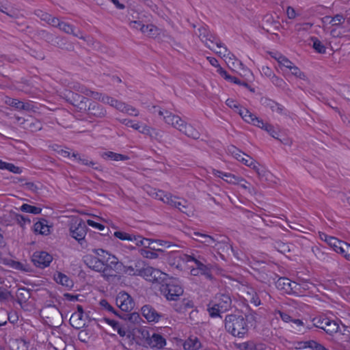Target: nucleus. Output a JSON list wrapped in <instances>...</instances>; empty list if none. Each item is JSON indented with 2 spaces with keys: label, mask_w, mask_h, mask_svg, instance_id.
I'll list each match as a JSON object with an SVG mask.
<instances>
[{
  "label": "nucleus",
  "mask_w": 350,
  "mask_h": 350,
  "mask_svg": "<svg viewBox=\"0 0 350 350\" xmlns=\"http://www.w3.org/2000/svg\"><path fill=\"white\" fill-rule=\"evenodd\" d=\"M277 286L286 293H297L299 285L295 282H291L288 278H280L278 280Z\"/></svg>",
  "instance_id": "nucleus-16"
},
{
  "label": "nucleus",
  "mask_w": 350,
  "mask_h": 350,
  "mask_svg": "<svg viewBox=\"0 0 350 350\" xmlns=\"http://www.w3.org/2000/svg\"><path fill=\"white\" fill-rule=\"evenodd\" d=\"M327 20L330 19L329 23L332 26H338L345 22V17L342 14H336L333 17L327 16Z\"/></svg>",
  "instance_id": "nucleus-43"
},
{
  "label": "nucleus",
  "mask_w": 350,
  "mask_h": 350,
  "mask_svg": "<svg viewBox=\"0 0 350 350\" xmlns=\"http://www.w3.org/2000/svg\"><path fill=\"white\" fill-rule=\"evenodd\" d=\"M217 72L224 78L225 79L226 81H230V82H232L233 83H235V84H237V85H239L241 84V81L235 77H233V76H231L224 69H223L222 68H219V69H218L217 70Z\"/></svg>",
  "instance_id": "nucleus-39"
},
{
  "label": "nucleus",
  "mask_w": 350,
  "mask_h": 350,
  "mask_svg": "<svg viewBox=\"0 0 350 350\" xmlns=\"http://www.w3.org/2000/svg\"><path fill=\"white\" fill-rule=\"evenodd\" d=\"M263 130L266 131L273 138L278 139V133L271 124L267 123Z\"/></svg>",
  "instance_id": "nucleus-63"
},
{
  "label": "nucleus",
  "mask_w": 350,
  "mask_h": 350,
  "mask_svg": "<svg viewBox=\"0 0 350 350\" xmlns=\"http://www.w3.org/2000/svg\"><path fill=\"white\" fill-rule=\"evenodd\" d=\"M161 292L168 300H177L183 295V288L176 280H171L163 285Z\"/></svg>",
  "instance_id": "nucleus-5"
},
{
  "label": "nucleus",
  "mask_w": 350,
  "mask_h": 350,
  "mask_svg": "<svg viewBox=\"0 0 350 350\" xmlns=\"http://www.w3.org/2000/svg\"><path fill=\"white\" fill-rule=\"evenodd\" d=\"M86 233L87 226L82 219H77L71 224L70 227V236L79 243L84 239Z\"/></svg>",
  "instance_id": "nucleus-7"
},
{
  "label": "nucleus",
  "mask_w": 350,
  "mask_h": 350,
  "mask_svg": "<svg viewBox=\"0 0 350 350\" xmlns=\"http://www.w3.org/2000/svg\"><path fill=\"white\" fill-rule=\"evenodd\" d=\"M72 158H73V160L79 164L88 166L98 171L103 170V167L99 163L94 161L85 155L79 154L77 152H72Z\"/></svg>",
  "instance_id": "nucleus-14"
},
{
  "label": "nucleus",
  "mask_w": 350,
  "mask_h": 350,
  "mask_svg": "<svg viewBox=\"0 0 350 350\" xmlns=\"http://www.w3.org/2000/svg\"><path fill=\"white\" fill-rule=\"evenodd\" d=\"M312 46L313 48L315 49V51L319 53H325L326 52V48L325 46L322 44V42L318 40L317 38H312Z\"/></svg>",
  "instance_id": "nucleus-47"
},
{
  "label": "nucleus",
  "mask_w": 350,
  "mask_h": 350,
  "mask_svg": "<svg viewBox=\"0 0 350 350\" xmlns=\"http://www.w3.org/2000/svg\"><path fill=\"white\" fill-rule=\"evenodd\" d=\"M275 314H278L282 320L286 323L292 322L293 321V318L288 314L284 312L275 310Z\"/></svg>",
  "instance_id": "nucleus-62"
},
{
  "label": "nucleus",
  "mask_w": 350,
  "mask_h": 350,
  "mask_svg": "<svg viewBox=\"0 0 350 350\" xmlns=\"http://www.w3.org/2000/svg\"><path fill=\"white\" fill-rule=\"evenodd\" d=\"M158 28L152 24H148L144 27L142 32L146 36L154 37L158 34Z\"/></svg>",
  "instance_id": "nucleus-38"
},
{
  "label": "nucleus",
  "mask_w": 350,
  "mask_h": 350,
  "mask_svg": "<svg viewBox=\"0 0 350 350\" xmlns=\"http://www.w3.org/2000/svg\"><path fill=\"white\" fill-rule=\"evenodd\" d=\"M119 100L117 99H115L111 96H105L104 99H102V103L105 104L109 105L110 106L116 108V105H118Z\"/></svg>",
  "instance_id": "nucleus-61"
},
{
  "label": "nucleus",
  "mask_w": 350,
  "mask_h": 350,
  "mask_svg": "<svg viewBox=\"0 0 350 350\" xmlns=\"http://www.w3.org/2000/svg\"><path fill=\"white\" fill-rule=\"evenodd\" d=\"M6 103L12 107L19 110L29 111L32 109V105L30 103H23L16 98H9Z\"/></svg>",
  "instance_id": "nucleus-25"
},
{
  "label": "nucleus",
  "mask_w": 350,
  "mask_h": 350,
  "mask_svg": "<svg viewBox=\"0 0 350 350\" xmlns=\"http://www.w3.org/2000/svg\"><path fill=\"white\" fill-rule=\"evenodd\" d=\"M49 228L50 227L48 225V221L44 219L39 220L33 225V230L35 233L42 235H46L49 234Z\"/></svg>",
  "instance_id": "nucleus-23"
},
{
  "label": "nucleus",
  "mask_w": 350,
  "mask_h": 350,
  "mask_svg": "<svg viewBox=\"0 0 350 350\" xmlns=\"http://www.w3.org/2000/svg\"><path fill=\"white\" fill-rule=\"evenodd\" d=\"M326 324V327H325L324 331L329 335H333L339 329L340 327L338 323L336 321L332 320L329 317Z\"/></svg>",
  "instance_id": "nucleus-35"
},
{
  "label": "nucleus",
  "mask_w": 350,
  "mask_h": 350,
  "mask_svg": "<svg viewBox=\"0 0 350 350\" xmlns=\"http://www.w3.org/2000/svg\"><path fill=\"white\" fill-rule=\"evenodd\" d=\"M292 322L294 323V325L296 326L295 328L297 329L299 332H304V329H311L312 327L310 325L305 326L304 322L300 319H293Z\"/></svg>",
  "instance_id": "nucleus-49"
},
{
  "label": "nucleus",
  "mask_w": 350,
  "mask_h": 350,
  "mask_svg": "<svg viewBox=\"0 0 350 350\" xmlns=\"http://www.w3.org/2000/svg\"><path fill=\"white\" fill-rule=\"evenodd\" d=\"M72 104L77 107L79 111L86 110L87 104L88 100L85 97L81 96L78 94H72Z\"/></svg>",
  "instance_id": "nucleus-24"
},
{
  "label": "nucleus",
  "mask_w": 350,
  "mask_h": 350,
  "mask_svg": "<svg viewBox=\"0 0 350 350\" xmlns=\"http://www.w3.org/2000/svg\"><path fill=\"white\" fill-rule=\"evenodd\" d=\"M193 235L196 237H193L194 240L208 247L212 246L215 241V237H212L203 232L195 231L193 232Z\"/></svg>",
  "instance_id": "nucleus-21"
},
{
  "label": "nucleus",
  "mask_w": 350,
  "mask_h": 350,
  "mask_svg": "<svg viewBox=\"0 0 350 350\" xmlns=\"http://www.w3.org/2000/svg\"><path fill=\"white\" fill-rule=\"evenodd\" d=\"M260 103L264 107L269 108L272 111H275L280 114L284 113V107L269 98H262Z\"/></svg>",
  "instance_id": "nucleus-20"
},
{
  "label": "nucleus",
  "mask_w": 350,
  "mask_h": 350,
  "mask_svg": "<svg viewBox=\"0 0 350 350\" xmlns=\"http://www.w3.org/2000/svg\"><path fill=\"white\" fill-rule=\"evenodd\" d=\"M213 174L218 178H221L228 183L235 185L245 181V179L241 176H237L231 173L224 172L217 170H213Z\"/></svg>",
  "instance_id": "nucleus-17"
},
{
  "label": "nucleus",
  "mask_w": 350,
  "mask_h": 350,
  "mask_svg": "<svg viewBox=\"0 0 350 350\" xmlns=\"http://www.w3.org/2000/svg\"><path fill=\"white\" fill-rule=\"evenodd\" d=\"M70 323L76 329H80L85 325L83 314L74 312L70 319Z\"/></svg>",
  "instance_id": "nucleus-27"
},
{
  "label": "nucleus",
  "mask_w": 350,
  "mask_h": 350,
  "mask_svg": "<svg viewBox=\"0 0 350 350\" xmlns=\"http://www.w3.org/2000/svg\"><path fill=\"white\" fill-rule=\"evenodd\" d=\"M165 275H166L160 270L152 267V281L151 282L160 283L164 280Z\"/></svg>",
  "instance_id": "nucleus-42"
},
{
  "label": "nucleus",
  "mask_w": 350,
  "mask_h": 350,
  "mask_svg": "<svg viewBox=\"0 0 350 350\" xmlns=\"http://www.w3.org/2000/svg\"><path fill=\"white\" fill-rule=\"evenodd\" d=\"M114 237L122 240L129 241L135 243V241H139V238H136L135 234H130L123 231H116L113 234Z\"/></svg>",
  "instance_id": "nucleus-34"
},
{
  "label": "nucleus",
  "mask_w": 350,
  "mask_h": 350,
  "mask_svg": "<svg viewBox=\"0 0 350 350\" xmlns=\"http://www.w3.org/2000/svg\"><path fill=\"white\" fill-rule=\"evenodd\" d=\"M146 342L153 349H161L166 345L165 338L157 333H153L151 336H148Z\"/></svg>",
  "instance_id": "nucleus-15"
},
{
  "label": "nucleus",
  "mask_w": 350,
  "mask_h": 350,
  "mask_svg": "<svg viewBox=\"0 0 350 350\" xmlns=\"http://www.w3.org/2000/svg\"><path fill=\"white\" fill-rule=\"evenodd\" d=\"M175 208H178L180 211L183 213L189 215L188 213V203L186 200H183L182 201H177Z\"/></svg>",
  "instance_id": "nucleus-54"
},
{
  "label": "nucleus",
  "mask_w": 350,
  "mask_h": 350,
  "mask_svg": "<svg viewBox=\"0 0 350 350\" xmlns=\"http://www.w3.org/2000/svg\"><path fill=\"white\" fill-rule=\"evenodd\" d=\"M328 317L324 315H319L312 319L311 322L312 323V327H315L323 330L326 327L327 321Z\"/></svg>",
  "instance_id": "nucleus-32"
},
{
  "label": "nucleus",
  "mask_w": 350,
  "mask_h": 350,
  "mask_svg": "<svg viewBox=\"0 0 350 350\" xmlns=\"http://www.w3.org/2000/svg\"><path fill=\"white\" fill-rule=\"evenodd\" d=\"M183 260L188 262H193L196 265V268H193L191 270V274L197 275L198 274L208 275L210 271L208 264H207L206 260L204 258L198 256H197L194 254L191 255L183 254L182 257Z\"/></svg>",
  "instance_id": "nucleus-4"
},
{
  "label": "nucleus",
  "mask_w": 350,
  "mask_h": 350,
  "mask_svg": "<svg viewBox=\"0 0 350 350\" xmlns=\"http://www.w3.org/2000/svg\"><path fill=\"white\" fill-rule=\"evenodd\" d=\"M142 313L149 322H158L161 318V314L150 305L144 306Z\"/></svg>",
  "instance_id": "nucleus-18"
},
{
  "label": "nucleus",
  "mask_w": 350,
  "mask_h": 350,
  "mask_svg": "<svg viewBox=\"0 0 350 350\" xmlns=\"http://www.w3.org/2000/svg\"><path fill=\"white\" fill-rule=\"evenodd\" d=\"M52 260V256L43 251L35 252L31 258L33 265L41 269H44L49 266Z\"/></svg>",
  "instance_id": "nucleus-10"
},
{
  "label": "nucleus",
  "mask_w": 350,
  "mask_h": 350,
  "mask_svg": "<svg viewBox=\"0 0 350 350\" xmlns=\"http://www.w3.org/2000/svg\"><path fill=\"white\" fill-rule=\"evenodd\" d=\"M288 69L294 76L304 80L306 79V77L305 74L302 72L297 66H295L294 64Z\"/></svg>",
  "instance_id": "nucleus-51"
},
{
  "label": "nucleus",
  "mask_w": 350,
  "mask_h": 350,
  "mask_svg": "<svg viewBox=\"0 0 350 350\" xmlns=\"http://www.w3.org/2000/svg\"><path fill=\"white\" fill-rule=\"evenodd\" d=\"M270 79L275 86L280 88H284L286 85L285 81L282 78H280L275 75H274Z\"/></svg>",
  "instance_id": "nucleus-59"
},
{
  "label": "nucleus",
  "mask_w": 350,
  "mask_h": 350,
  "mask_svg": "<svg viewBox=\"0 0 350 350\" xmlns=\"http://www.w3.org/2000/svg\"><path fill=\"white\" fill-rule=\"evenodd\" d=\"M87 114L90 118L101 119L106 117L107 113L105 108L99 103L92 102L86 107Z\"/></svg>",
  "instance_id": "nucleus-11"
},
{
  "label": "nucleus",
  "mask_w": 350,
  "mask_h": 350,
  "mask_svg": "<svg viewBox=\"0 0 350 350\" xmlns=\"http://www.w3.org/2000/svg\"><path fill=\"white\" fill-rule=\"evenodd\" d=\"M196 34L198 36L201 41L211 50L215 51V46L219 49V51H215V53L219 56L225 57L229 54L228 53V49L221 42L220 39L211 33L206 27L201 26L198 28Z\"/></svg>",
  "instance_id": "nucleus-2"
},
{
  "label": "nucleus",
  "mask_w": 350,
  "mask_h": 350,
  "mask_svg": "<svg viewBox=\"0 0 350 350\" xmlns=\"http://www.w3.org/2000/svg\"><path fill=\"white\" fill-rule=\"evenodd\" d=\"M20 210L25 213H32L38 215L41 213L42 208L40 207L34 206L28 204H23L21 207Z\"/></svg>",
  "instance_id": "nucleus-40"
},
{
  "label": "nucleus",
  "mask_w": 350,
  "mask_h": 350,
  "mask_svg": "<svg viewBox=\"0 0 350 350\" xmlns=\"http://www.w3.org/2000/svg\"><path fill=\"white\" fill-rule=\"evenodd\" d=\"M342 241L339 240L335 237H333L332 239H329V241L328 242L327 245L330 246L334 252L338 253L340 249V247L342 245Z\"/></svg>",
  "instance_id": "nucleus-46"
},
{
  "label": "nucleus",
  "mask_w": 350,
  "mask_h": 350,
  "mask_svg": "<svg viewBox=\"0 0 350 350\" xmlns=\"http://www.w3.org/2000/svg\"><path fill=\"white\" fill-rule=\"evenodd\" d=\"M100 305L102 307V308L106 310L108 312H112L117 316H119V314L115 310L113 307L112 306H111L107 300H105V299L100 300Z\"/></svg>",
  "instance_id": "nucleus-56"
},
{
  "label": "nucleus",
  "mask_w": 350,
  "mask_h": 350,
  "mask_svg": "<svg viewBox=\"0 0 350 350\" xmlns=\"http://www.w3.org/2000/svg\"><path fill=\"white\" fill-rule=\"evenodd\" d=\"M177 200L178 198L176 196H173L170 193H167L165 195V198H164V203L175 207Z\"/></svg>",
  "instance_id": "nucleus-55"
},
{
  "label": "nucleus",
  "mask_w": 350,
  "mask_h": 350,
  "mask_svg": "<svg viewBox=\"0 0 350 350\" xmlns=\"http://www.w3.org/2000/svg\"><path fill=\"white\" fill-rule=\"evenodd\" d=\"M200 347L201 343L197 337H189L183 344L185 350H198Z\"/></svg>",
  "instance_id": "nucleus-28"
},
{
  "label": "nucleus",
  "mask_w": 350,
  "mask_h": 350,
  "mask_svg": "<svg viewBox=\"0 0 350 350\" xmlns=\"http://www.w3.org/2000/svg\"><path fill=\"white\" fill-rule=\"evenodd\" d=\"M30 297V291L25 287L18 288L16 292V301L20 305L26 303Z\"/></svg>",
  "instance_id": "nucleus-26"
},
{
  "label": "nucleus",
  "mask_w": 350,
  "mask_h": 350,
  "mask_svg": "<svg viewBox=\"0 0 350 350\" xmlns=\"http://www.w3.org/2000/svg\"><path fill=\"white\" fill-rule=\"evenodd\" d=\"M129 27L133 29H139L141 31L144 29V25L140 21H131L129 23Z\"/></svg>",
  "instance_id": "nucleus-64"
},
{
  "label": "nucleus",
  "mask_w": 350,
  "mask_h": 350,
  "mask_svg": "<svg viewBox=\"0 0 350 350\" xmlns=\"http://www.w3.org/2000/svg\"><path fill=\"white\" fill-rule=\"evenodd\" d=\"M152 267H142V270L139 273V276L143 277L146 280L149 282L152 281Z\"/></svg>",
  "instance_id": "nucleus-45"
},
{
  "label": "nucleus",
  "mask_w": 350,
  "mask_h": 350,
  "mask_svg": "<svg viewBox=\"0 0 350 350\" xmlns=\"http://www.w3.org/2000/svg\"><path fill=\"white\" fill-rule=\"evenodd\" d=\"M85 96H90L95 100H98L102 102V99H104L105 96H106L107 95L102 94L99 92H94V91H92L88 89V92L86 93Z\"/></svg>",
  "instance_id": "nucleus-58"
},
{
  "label": "nucleus",
  "mask_w": 350,
  "mask_h": 350,
  "mask_svg": "<svg viewBox=\"0 0 350 350\" xmlns=\"http://www.w3.org/2000/svg\"><path fill=\"white\" fill-rule=\"evenodd\" d=\"M239 115L246 122L258 126L262 129H263L267 124V123L264 122L262 119L258 118L255 114L251 113L247 109H240Z\"/></svg>",
  "instance_id": "nucleus-13"
},
{
  "label": "nucleus",
  "mask_w": 350,
  "mask_h": 350,
  "mask_svg": "<svg viewBox=\"0 0 350 350\" xmlns=\"http://www.w3.org/2000/svg\"><path fill=\"white\" fill-rule=\"evenodd\" d=\"M42 35L48 42H51L52 44L55 46L63 48L64 40L62 38H55L52 34L46 32V31H42Z\"/></svg>",
  "instance_id": "nucleus-29"
},
{
  "label": "nucleus",
  "mask_w": 350,
  "mask_h": 350,
  "mask_svg": "<svg viewBox=\"0 0 350 350\" xmlns=\"http://www.w3.org/2000/svg\"><path fill=\"white\" fill-rule=\"evenodd\" d=\"M59 29L66 33L72 34V36L79 38V39L83 40H85L86 39L85 36H83L82 31L80 29H77L75 26L70 23L62 21Z\"/></svg>",
  "instance_id": "nucleus-19"
},
{
  "label": "nucleus",
  "mask_w": 350,
  "mask_h": 350,
  "mask_svg": "<svg viewBox=\"0 0 350 350\" xmlns=\"http://www.w3.org/2000/svg\"><path fill=\"white\" fill-rule=\"evenodd\" d=\"M297 284L299 285V288L297 289V293H303L302 290L304 291H311V289L314 287V284L312 283L307 281H303L301 283H297Z\"/></svg>",
  "instance_id": "nucleus-50"
},
{
  "label": "nucleus",
  "mask_w": 350,
  "mask_h": 350,
  "mask_svg": "<svg viewBox=\"0 0 350 350\" xmlns=\"http://www.w3.org/2000/svg\"><path fill=\"white\" fill-rule=\"evenodd\" d=\"M84 262L88 267L96 271L105 272L106 270V265L104 264L103 260L96 256L92 254L85 256Z\"/></svg>",
  "instance_id": "nucleus-12"
},
{
  "label": "nucleus",
  "mask_w": 350,
  "mask_h": 350,
  "mask_svg": "<svg viewBox=\"0 0 350 350\" xmlns=\"http://www.w3.org/2000/svg\"><path fill=\"white\" fill-rule=\"evenodd\" d=\"M158 113L159 116L163 117V120L165 123L172 125L173 127L178 129L180 132L187 124L183 120L181 119L180 117L173 114L170 111L159 109Z\"/></svg>",
  "instance_id": "nucleus-6"
},
{
  "label": "nucleus",
  "mask_w": 350,
  "mask_h": 350,
  "mask_svg": "<svg viewBox=\"0 0 350 350\" xmlns=\"http://www.w3.org/2000/svg\"><path fill=\"white\" fill-rule=\"evenodd\" d=\"M224 321L226 331L234 337L243 338L248 332L247 323L241 314H228Z\"/></svg>",
  "instance_id": "nucleus-1"
},
{
  "label": "nucleus",
  "mask_w": 350,
  "mask_h": 350,
  "mask_svg": "<svg viewBox=\"0 0 350 350\" xmlns=\"http://www.w3.org/2000/svg\"><path fill=\"white\" fill-rule=\"evenodd\" d=\"M120 122L125 126L131 127L135 130H139V129H141V126L138 123H135L134 121L130 119L120 120Z\"/></svg>",
  "instance_id": "nucleus-57"
},
{
  "label": "nucleus",
  "mask_w": 350,
  "mask_h": 350,
  "mask_svg": "<svg viewBox=\"0 0 350 350\" xmlns=\"http://www.w3.org/2000/svg\"><path fill=\"white\" fill-rule=\"evenodd\" d=\"M303 344L305 345L304 347H308V348L312 350H329L321 344L313 340H307Z\"/></svg>",
  "instance_id": "nucleus-41"
},
{
  "label": "nucleus",
  "mask_w": 350,
  "mask_h": 350,
  "mask_svg": "<svg viewBox=\"0 0 350 350\" xmlns=\"http://www.w3.org/2000/svg\"><path fill=\"white\" fill-rule=\"evenodd\" d=\"M181 132L187 137L194 139H198L200 137V132L194 129L191 124H186Z\"/></svg>",
  "instance_id": "nucleus-33"
},
{
  "label": "nucleus",
  "mask_w": 350,
  "mask_h": 350,
  "mask_svg": "<svg viewBox=\"0 0 350 350\" xmlns=\"http://www.w3.org/2000/svg\"><path fill=\"white\" fill-rule=\"evenodd\" d=\"M226 104L229 107L234 109L239 114L240 109H245L244 107L239 105V104L232 98H228L226 101Z\"/></svg>",
  "instance_id": "nucleus-53"
},
{
  "label": "nucleus",
  "mask_w": 350,
  "mask_h": 350,
  "mask_svg": "<svg viewBox=\"0 0 350 350\" xmlns=\"http://www.w3.org/2000/svg\"><path fill=\"white\" fill-rule=\"evenodd\" d=\"M102 158L105 159H110L113 161H126L128 160L129 158L128 156L113 152L111 151L105 152L101 154Z\"/></svg>",
  "instance_id": "nucleus-31"
},
{
  "label": "nucleus",
  "mask_w": 350,
  "mask_h": 350,
  "mask_svg": "<svg viewBox=\"0 0 350 350\" xmlns=\"http://www.w3.org/2000/svg\"><path fill=\"white\" fill-rule=\"evenodd\" d=\"M232 299L229 294L219 293L208 305V311L211 317H219L221 312H225L231 308Z\"/></svg>",
  "instance_id": "nucleus-3"
},
{
  "label": "nucleus",
  "mask_w": 350,
  "mask_h": 350,
  "mask_svg": "<svg viewBox=\"0 0 350 350\" xmlns=\"http://www.w3.org/2000/svg\"><path fill=\"white\" fill-rule=\"evenodd\" d=\"M229 152L232 154V155L238 161H241L243 159V156L245 154L243 153L241 150L235 148L234 146H232L229 148Z\"/></svg>",
  "instance_id": "nucleus-52"
},
{
  "label": "nucleus",
  "mask_w": 350,
  "mask_h": 350,
  "mask_svg": "<svg viewBox=\"0 0 350 350\" xmlns=\"http://www.w3.org/2000/svg\"><path fill=\"white\" fill-rule=\"evenodd\" d=\"M54 279L57 283L62 284L68 288H70L73 286V282L70 279L68 276L66 275L58 272L57 274L54 275Z\"/></svg>",
  "instance_id": "nucleus-30"
},
{
  "label": "nucleus",
  "mask_w": 350,
  "mask_h": 350,
  "mask_svg": "<svg viewBox=\"0 0 350 350\" xmlns=\"http://www.w3.org/2000/svg\"><path fill=\"white\" fill-rule=\"evenodd\" d=\"M278 64L280 66H284L286 68H289L293 64V63L291 61H290L284 55L280 56L278 57Z\"/></svg>",
  "instance_id": "nucleus-60"
},
{
  "label": "nucleus",
  "mask_w": 350,
  "mask_h": 350,
  "mask_svg": "<svg viewBox=\"0 0 350 350\" xmlns=\"http://www.w3.org/2000/svg\"><path fill=\"white\" fill-rule=\"evenodd\" d=\"M215 248L218 252H228L230 250L234 256L238 258L237 252H236L232 246L229 243V239L220 235H216L215 237V241L211 246Z\"/></svg>",
  "instance_id": "nucleus-9"
},
{
  "label": "nucleus",
  "mask_w": 350,
  "mask_h": 350,
  "mask_svg": "<svg viewBox=\"0 0 350 350\" xmlns=\"http://www.w3.org/2000/svg\"><path fill=\"white\" fill-rule=\"evenodd\" d=\"M25 127L29 129L32 132L40 131L42 129V123L35 119H27L25 120Z\"/></svg>",
  "instance_id": "nucleus-37"
},
{
  "label": "nucleus",
  "mask_w": 350,
  "mask_h": 350,
  "mask_svg": "<svg viewBox=\"0 0 350 350\" xmlns=\"http://www.w3.org/2000/svg\"><path fill=\"white\" fill-rule=\"evenodd\" d=\"M116 305L124 312H130L135 307V302L133 298L125 292H120L116 297Z\"/></svg>",
  "instance_id": "nucleus-8"
},
{
  "label": "nucleus",
  "mask_w": 350,
  "mask_h": 350,
  "mask_svg": "<svg viewBox=\"0 0 350 350\" xmlns=\"http://www.w3.org/2000/svg\"><path fill=\"white\" fill-rule=\"evenodd\" d=\"M136 238H139V241H135L137 246H144L145 247H150V245L154 242L153 240L149 239H144L142 236L137 234Z\"/></svg>",
  "instance_id": "nucleus-48"
},
{
  "label": "nucleus",
  "mask_w": 350,
  "mask_h": 350,
  "mask_svg": "<svg viewBox=\"0 0 350 350\" xmlns=\"http://www.w3.org/2000/svg\"><path fill=\"white\" fill-rule=\"evenodd\" d=\"M28 344L23 340L15 339L10 342L11 350H28Z\"/></svg>",
  "instance_id": "nucleus-36"
},
{
  "label": "nucleus",
  "mask_w": 350,
  "mask_h": 350,
  "mask_svg": "<svg viewBox=\"0 0 350 350\" xmlns=\"http://www.w3.org/2000/svg\"><path fill=\"white\" fill-rule=\"evenodd\" d=\"M340 247V249L338 254H340L347 260H350V244L343 241L342 245Z\"/></svg>",
  "instance_id": "nucleus-44"
},
{
  "label": "nucleus",
  "mask_w": 350,
  "mask_h": 350,
  "mask_svg": "<svg viewBox=\"0 0 350 350\" xmlns=\"http://www.w3.org/2000/svg\"><path fill=\"white\" fill-rule=\"evenodd\" d=\"M144 266V261L138 260L134 262L133 265L124 266V271L125 273L130 275H139L142 270Z\"/></svg>",
  "instance_id": "nucleus-22"
}]
</instances>
